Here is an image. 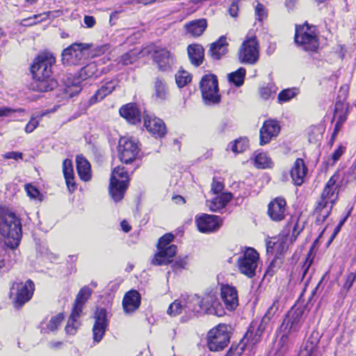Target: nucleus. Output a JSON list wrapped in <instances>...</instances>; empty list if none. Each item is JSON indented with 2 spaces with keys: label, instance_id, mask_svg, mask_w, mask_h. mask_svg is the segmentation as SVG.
Wrapping results in <instances>:
<instances>
[{
  "label": "nucleus",
  "instance_id": "nucleus-1",
  "mask_svg": "<svg viewBox=\"0 0 356 356\" xmlns=\"http://www.w3.org/2000/svg\"><path fill=\"white\" fill-rule=\"evenodd\" d=\"M0 235L5 238L4 245L0 246V272L6 273L13 266L8 248L13 250L18 247L22 231L20 219L15 213L2 207H0Z\"/></svg>",
  "mask_w": 356,
  "mask_h": 356
},
{
  "label": "nucleus",
  "instance_id": "nucleus-2",
  "mask_svg": "<svg viewBox=\"0 0 356 356\" xmlns=\"http://www.w3.org/2000/svg\"><path fill=\"white\" fill-rule=\"evenodd\" d=\"M56 62L53 54L44 51L38 54L30 67L33 81L29 88L33 91L45 92L52 90L57 82L51 78V67Z\"/></svg>",
  "mask_w": 356,
  "mask_h": 356
},
{
  "label": "nucleus",
  "instance_id": "nucleus-3",
  "mask_svg": "<svg viewBox=\"0 0 356 356\" xmlns=\"http://www.w3.org/2000/svg\"><path fill=\"white\" fill-rule=\"evenodd\" d=\"M307 315L308 311L305 307H292L282 321L281 331L295 339L302 327L309 329V325L305 324Z\"/></svg>",
  "mask_w": 356,
  "mask_h": 356
},
{
  "label": "nucleus",
  "instance_id": "nucleus-4",
  "mask_svg": "<svg viewBox=\"0 0 356 356\" xmlns=\"http://www.w3.org/2000/svg\"><path fill=\"white\" fill-rule=\"evenodd\" d=\"M181 298L184 305V313L188 316L200 314L203 309L212 313L211 308L214 309L218 305L216 295L211 293L202 299L197 295L182 296Z\"/></svg>",
  "mask_w": 356,
  "mask_h": 356
},
{
  "label": "nucleus",
  "instance_id": "nucleus-5",
  "mask_svg": "<svg viewBox=\"0 0 356 356\" xmlns=\"http://www.w3.org/2000/svg\"><path fill=\"white\" fill-rule=\"evenodd\" d=\"M92 295V290L85 286L80 289L74 302L72 304L70 316H68V334H74L80 327L81 317L83 315V309L87 301Z\"/></svg>",
  "mask_w": 356,
  "mask_h": 356
},
{
  "label": "nucleus",
  "instance_id": "nucleus-6",
  "mask_svg": "<svg viewBox=\"0 0 356 356\" xmlns=\"http://www.w3.org/2000/svg\"><path fill=\"white\" fill-rule=\"evenodd\" d=\"M173 239L174 236L170 233L166 234L159 238L157 252L151 261L153 265L165 266L172 262V258L177 253V246L170 244Z\"/></svg>",
  "mask_w": 356,
  "mask_h": 356
},
{
  "label": "nucleus",
  "instance_id": "nucleus-7",
  "mask_svg": "<svg viewBox=\"0 0 356 356\" xmlns=\"http://www.w3.org/2000/svg\"><path fill=\"white\" fill-rule=\"evenodd\" d=\"M129 180L128 173L124 167L118 166L113 170L110 179L109 194L115 202L123 199Z\"/></svg>",
  "mask_w": 356,
  "mask_h": 356
},
{
  "label": "nucleus",
  "instance_id": "nucleus-8",
  "mask_svg": "<svg viewBox=\"0 0 356 356\" xmlns=\"http://www.w3.org/2000/svg\"><path fill=\"white\" fill-rule=\"evenodd\" d=\"M295 42L305 51H315L319 46L316 28L307 23L296 27Z\"/></svg>",
  "mask_w": 356,
  "mask_h": 356
},
{
  "label": "nucleus",
  "instance_id": "nucleus-9",
  "mask_svg": "<svg viewBox=\"0 0 356 356\" xmlns=\"http://www.w3.org/2000/svg\"><path fill=\"white\" fill-rule=\"evenodd\" d=\"M200 88L207 105L217 104L220 102L218 79L213 74H205L201 79Z\"/></svg>",
  "mask_w": 356,
  "mask_h": 356
},
{
  "label": "nucleus",
  "instance_id": "nucleus-10",
  "mask_svg": "<svg viewBox=\"0 0 356 356\" xmlns=\"http://www.w3.org/2000/svg\"><path fill=\"white\" fill-rule=\"evenodd\" d=\"M35 284L31 280L25 283H15L10 288V297L15 308H21L33 296Z\"/></svg>",
  "mask_w": 356,
  "mask_h": 356
},
{
  "label": "nucleus",
  "instance_id": "nucleus-11",
  "mask_svg": "<svg viewBox=\"0 0 356 356\" xmlns=\"http://www.w3.org/2000/svg\"><path fill=\"white\" fill-rule=\"evenodd\" d=\"M238 56L241 63L254 65L258 61L259 45L255 35L246 37L238 49Z\"/></svg>",
  "mask_w": 356,
  "mask_h": 356
},
{
  "label": "nucleus",
  "instance_id": "nucleus-12",
  "mask_svg": "<svg viewBox=\"0 0 356 356\" xmlns=\"http://www.w3.org/2000/svg\"><path fill=\"white\" fill-rule=\"evenodd\" d=\"M229 338V327L225 324H219L208 333V348L211 351L222 350L227 346Z\"/></svg>",
  "mask_w": 356,
  "mask_h": 356
},
{
  "label": "nucleus",
  "instance_id": "nucleus-13",
  "mask_svg": "<svg viewBox=\"0 0 356 356\" xmlns=\"http://www.w3.org/2000/svg\"><path fill=\"white\" fill-rule=\"evenodd\" d=\"M259 259V253L254 248H247L237 261L239 272L249 278L254 277Z\"/></svg>",
  "mask_w": 356,
  "mask_h": 356
},
{
  "label": "nucleus",
  "instance_id": "nucleus-14",
  "mask_svg": "<svg viewBox=\"0 0 356 356\" xmlns=\"http://www.w3.org/2000/svg\"><path fill=\"white\" fill-rule=\"evenodd\" d=\"M137 142L131 138L122 137L118 146V156L120 160L126 164L133 162L139 153Z\"/></svg>",
  "mask_w": 356,
  "mask_h": 356
},
{
  "label": "nucleus",
  "instance_id": "nucleus-15",
  "mask_svg": "<svg viewBox=\"0 0 356 356\" xmlns=\"http://www.w3.org/2000/svg\"><path fill=\"white\" fill-rule=\"evenodd\" d=\"M89 48L90 45L86 43H74L68 47V65L83 64Z\"/></svg>",
  "mask_w": 356,
  "mask_h": 356
},
{
  "label": "nucleus",
  "instance_id": "nucleus-16",
  "mask_svg": "<svg viewBox=\"0 0 356 356\" xmlns=\"http://www.w3.org/2000/svg\"><path fill=\"white\" fill-rule=\"evenodd\" d=\"M195 222L198 230L203 233L215 232L221 226V219L219 216L205 213L197 216Z\"/></svg>",
  "mask_w": 356,
  "mask_h": 356
},
{
  "label": "nucleus",
  "instance_id": "nucleus-17",
  "mask_svg": "<svg viewBox=\"0 0 356 356\" xmlns=\"http://www.w3.org/2000/svg\"><path fill=\"white\" fill-rule=\"evenodd\" d=\"M97 71V65L95 63H91L82 67L79 72L78 81L72 83V86L68 84V97H74L80 93L82 90L81 81L93 76Z\"/></svg>",
  "mask_w": 356,
  "mask_h": 356
},
{
  "label": "nucleus",
  "instance_id": "nucleus-18",
  "mask_svg": "<svg viewBox=\"0 0 356 356\" xmlns=\"http://www.w3.org/2000/svg\"><path fill=\"white\" fill-rule=\"evenodd\" d=\"M286 214V202L283 197H276L269 203L268 215L272 220L282 221L285 218Z\"/></svg>",
  "mask_w": 356,
  "mask_h": 356
},
{
  "label": "nucleus",
  "instance_id": "nucleus-19",
  "mask_svg": "<svg viewBox=\"0 0 356 356\" xmlns=\"http://www.w3.org/2000/svg\"><path fill=\"white\" fill-rule=\"evenodd\" d=\"M95 319L92 327L93 340L99 343L104 336L108 325L106 310L104 308L98 309L95 313Z\"/></svg>",
  "mask_w": 356,
  "mask_h": 356
},
{
  "label": "nucleus",
  "instance_id": "nucleus-20",
  "mask_svg": "<svg viewBox=\"0 0 356 356\" xmlns=\"http://www.w3.org/2000/svg\"><path fill=\"white\" fill-rule=\"evenodd\" d=\"M220 297L227 310L233 311L238 307V291L234 286L229 284H222Z\"/></svg>",
  "mask_w": 356,
  "mask_h": 356
},
{
  "label": "nucleus",
  "instance_id": "nucleus-21",
  "mask_svg": "<svg viewBox=\"0 0 356 356\" xmlns=\"http://www.w3.org/2000/svg\"><path fill=\"white\" fill-rule=\"evenodd\" d=\"M154 60L161 71H168L175 63L174 56L165 48H157L153 54Z\"/></svg>",
  "mask_w": 356,
  "mask_h": 356
},
{
  "label": "nucleus",
  "instance_id": "nucleus-22",
  "mask_svg": "<svg viewBox=\"0 0 356 356\" xmlns=\"http://www.w3.org/2000/svg\"><path fill=\"white\" fill-rule=\"evenodd\" d=\"M144 126L156 138L163 137L166 134V127L164 122L154 115L147 114L144 117Z\"/></svg>",
  "mask_w": 356,
  "mask_h": 356
},
{
  "label": "nucleus",
  "instance_id": "nucleus-23",
  "mask_svg": "<svg viewBox=\"0 0 356 356\" xmlns=\"http://www.w3.org/2000/svg\"><path fill=\"white\" fill-rule=\"evenodd\" d=\"M280 131V126L277 121L268 120L264 122L260 129V145L268 143L271 139L276 137Z\"/></svg>",
  "mask_w": 356,
  "mask_h": 356
},
{
  "label": "nucleus",
  "instance_id": "nucleus-24",
  "mask_svg": "<svg viewBox=\"0 0 356 356\" xmlns=\"http://www.w3.org/2000/svg\"><path fill=\"white\" fill-rule=\"evenodd\" d=\"M320 338L318 332H312L307 341L302 344L299 356H318Z\"/></svg>",
  "mask_w": 356,
  "mask_h": 356
},
{
  "label": "nucleus",
  "instance_id": "nucleus-25",
  "mask_svg": "<svg viewBox=\"0 0 356 356\" xmlns=\"http://www.w3.org/2000/svg\"><path fill=\"white\" fill-rule=\"evenodd\" d=\"M140 294L136 290H130L127 292L122 300V307L126 314H132L140 305Z\"/></svg>",
  "mask_w": 356,
  "mask_h": 356
},
{
  "label": "nucleus",
  "instance_id": "nucleus-26",
  "mask_svg": "<svg viewBox=\"0 0 356 356\" xmlns=\"http://www.w3.org/2000/svg\"><path fill=\"white\" fill-rule=\"evenodd\" d=\"M347 106L341 102H337L335 104V110L334 113V119L337 120L334 125V131L332 134L331 140H334L341 129L343 123L346 120Z\"/></svg>",
  "mask_w": 356,
  "mask_h": 356
},
{
  "label": "nucleus",
  "instance_id": "nucleus-27",
  "mask_svg": "<svg viewBox=\"0 0 356 356\" xmlns=\"http://www.w3.org/2000/svg\"><path fill=\"white\" fill-rule=\"evenodd\" d=\"M307 170L304 161L302 159H297L291 170V177L294 184L297 186L302 185Z\"/></svg>",
  "mask_w": 356,
  "mask_h": 356
},
{
  "label": "nucleus",
  "instance_id": "nucleus-28",
  "mask_svg": "<svg viewBox=\"0 0 356 356\" xmlns=\"http://www.w3.org/2000/svg\"><path fill=\"white\" fill-rule=\"evenodd\" d=\"M118 86V83L115 81H110L102 86L89 99L88 103L90 105H93L102 99L107 95H110Z\"/></svg>",
  "mask_w": 356,
  "mask_h": 356
},
{
  "label": "nucleus",
  "instance_id": "nucleus-29",
  "mask_svg": "<svg viewBox=\"0 0 356 356\" xmlns=\"http://www.w3.org/2000/svg\"><path fill=\"white\" fill-rule=\"evenodd\" d=\"M76 166L80 179L84 181L91 179V167L89 161L81 154L76 158Z\"/></svg>",
  "mask_w": 356,
  "mask_h": 356
},
{
  "label": "nucleus",
  "instance_id": "nucleus-30",
  "mask_svg": "<svg viewBox=\"0 0 356 356\" xmlns=\"http://www.w3.org/2000/svg\"><path fill=\"white\" fill-rule=\"evenodd\" d=\"M232 199L230 193H224L216 195L211 200L207 201V205L211 211L217 212L224 209L227 204Z\"/></svg>",
  "mask_w": 356,
  "mask_h": 356
},
{
  "label": "nucleus",
  "instance_id": "nucleus-31",
  "mask_svg": "<svg viewBox=\"0 0 356 356\" xmlns=\"http://www.w3.org/2000/svg\"><path fill=\"white\" fill-rule=\"evenodd\" d=\"M120 114L122 118L133 124L140 121V112L136 106L134 104H128L121 107Z\"/></svg>",
  "mask_w": 356,
  "mask_h": 356
},
{
  "label": "nucleus",
  "instance_id": "nucleus-32",
  "mask_svg": "<svg viewBox=\"0 0 356 356\" xmlns=\"http://www.w3.org/2000/svg\"><path fill=\"white\" fill-rule=\"evenodd\" d=\"M207 27V20L203 18L192 20L185 24V29L187 33L193 37L202 35Z\"/></svg>",
  "mask_w": 356,
  "mask_h": 356
},
{
  "label": "nucleus",
  "instance_id": "nucleus-33",
  "mask_svg": "<svg viewBox=\"0 0 356 356\" xmlns=\"http://www.w3.org/2000/svg\"><path fill=\"white\" fill-rule=\"evenodd\" d=\"M227 42L225 36H221L215 42L212 43L209 51V55L215 60H219L227 51Z\"/></svg>",
  "mask_w": 356,
  "mask_h": 356
},
{
  "label": "nucleus",
  "instance_id": "nucleus-34",
  "mask_svg": "<svg viewBox=\"0 0 356 356\" xmlns=\"http://www.w3.org/2000/svg\"><path fill=\"white\" fill-rule=\"evenodd\" d=\"M188 55L191 63L195 66H200L204 60V49L198 44H193L188 47Z\"/></svg>",
  "mask_w": 356,
  "mask_h": 356
},
{
  "label": "nucleus",
  "instance_id": "nucleus-35",
  "mask_svg": "<svg viewBox=\"0 0 356 356\" xmlns=\"http://www.w3.org/2000/svg\"><path fill=\"white\" fill-rule=\"evenodd\" d=\"M154 96L156 99L163 101L167 99L168 95V88L165 81L156 77L154 83Z\"/></svg>",
  "mask_w": 356,
  "mask_h": 356
},
{
  "label": "nucleus",
  "instance_id": "nucleus-36",
  "mask_svg": "<svg viewBox=\"0 0 356 356\" xmlns=\"http://www.w3.org/2000/svg\"><path fill=\"white\" fill-rule=\"evenodd\" d=\"M254 165L259 169L272 168L273 162L265 152H255L254 155Z\"/></svg>",
  "mask_w": 356,
  "mask_h": 356
},
{
  "label": "nucleus",
  "instance_id": "nucleus-37",
  "mask_svg": "<svg viewBox=\"0 0 356 356\" xmlns=\"http://www.w3.org/2000/svg\"><path fill=\"white\" fill-rule=\"evenodd\" d=\"M65 319L64 313H59L56 316L52 317L46 327H41V332L49 333L54 332Z\"/></svg>",
  "mask_w": 356,
  "mask_h": 356
},
{
  "label": "nucleus",
  "instance_id": "nucleus-38",
  "mask_svg": "<svg viewBox=\"0 0 356 356\" xmlns=\"http://www.w3.org/2000/svg\"><path fill=\"white\" fill-rule=\"evenodd\" d=\"M291 338V335H288L286 333H283L277 344V351L281 355H284L291 347V343L290 342Z\"/></svg>",
  "mask_w": 356,
  "mask_h": 356
},
{
  "label": "nucleus",
  "instance_id": "nucleus-39",
  "mask_svg": "<svg viewBox=\"0 0 356 356\" xmlns=\"http://www.w3.org/2000/svg\"><path fill=\"white\" fill-rule=\"evenodd\" d=\"M245 72V68L240 67L236 71L228 74V80L236 87H240L243 84Z\"/></svg>",
  "mask_w": 356,
  "mask_h": 356
},
{
  "label": "nucleus",
  "instance_id": "nucleus-40",
  "mask_svg": "<svg viewBox=\"0 0 356 356\" xmlns=\"http://www.w3.org/2000/svg\"><path fill=\"white\" fill-rule=\"evenodd\" d=\"M49 14V13H44L42 14L34 15L31 17L23 19L21 21L20 24L25 26H33L46 19Z\"/></svg>",
  "mask_w": 356,
  "mask_h": 356
},
{
  "label": "nucleus",
  "instance_id": "nucleus-41",
  "mask_svg": "<svg viewBox=\"0 0 356 356\" xmlns=\"http://www.w3.org/2000/svg\"><path fill=\"white\" fill-rule=\"evenodd\" d=\"M183 312H184V305L181 298L178 300H175L170 304L168 309V314L172 316H176Z\"/></svg>",
  "mask_w": 356,
  "mask_h": 356
},
{
  "label": "nucleus",
  "instance_id": "nucleus-42",
  "mask_svg": "<svg viewBox=\"0 0 356 356\" xmlns=\"http://www.w3.org/2000/svg\"><path fill=\"white\" fill-rule=\"evenodd\" d=\"M229 147L234 153L243 152L248 147V140L246 138L236 140L234 143L229 145Z\"/></svg>",
  "mask_w": 356,
  "mask_h": 356
},
{
  "label": "nucleus",
  "instance_id": "nucleus-43",
  "mask_svg": "<svg viewBox=\"0 0 356 356\" xmlns=\"http://www.w3.org/2000/svg\"><path fill=\"white\" fill-rule=\"evenodd\" d=\"M140 53L136 50H131L119 58L118 63H121L124 65L133 64L138 59V55Z\"/></svg>",
  "mask_w": 356,
  "mask_h": 356
},
{
  "label": "nucleus",
  "instance_id": "nucleus-44",
  "mask_svg": "<svg viewBox=\"0 0 356 356\" xmlns=\"http://www.w3.org/2000/svg\"><path fill=\"white\" fill-rule=\"evenodd\" d=\"M298 94V89L288 88L281 91L277 97L279 103H284L290 101Z\"/></svg>",
  "mask_w": 356,
  "mask_h": 356
},
{
  "label": "nucleus",
  "instance_id": "nucleus-45",
  "mask_svg": "<svg viewBox=\"0 0 356 356\" xmlns=\"http://www.w3.org/2000/svg\"><path fill=\"white\" fill-rule=\"evenodd\" d=\"M277 87L273 83H269L266 86H263L259 88L260 96L264 99H268L277 91Z\"/></svg>",
  "mask_w": 356,
  "mask_h": 356
},
{
  "label": "nucleus",
  "instance_id": "nucleus-46",
  "mask_svg": "<svg viewBox=\"0 0 356 356\" xmlns=\"http://www.w3.org/2000/svg\"><path fill=\"white\" fill-rule=\"evenodd\" d=\"M175 80L178 87L182 88L191 81V76L186 71H179L175 74Z\"/></svg>",
  "mask_w": 356,
  "mask_h": 356
},
{
  "label": "nucleus",
  "instance_id": "nucleus-47",
  "mask_svg": "<svg viewBox=\"0 0 356 356\" xmlns=\"http://www.w3.org/2000/svg\"><path fill=\"white\" fill-rule=\"evenodd\" d=\"M280 307V297L276 296L272 305L269 307V308L267 309L265 316L270 318V320L273 318V317L275 315V314L278 312Z\"/></svg>",
  "mask_w": 356,
  "mask_h": 356
},
{
  "label": "nucleus",
  "instance_id": "nucleus-48",
  "mask_svg": "<svg viewBox=\"0 0 356 356\" xmlns=\"http://www.w3.org/2000/svg\"><path fill=\"white\" fill-rule=\"evenodd\" d=\"M270 321V318L264 315L261 318L259 324L257 325V330L255 331V335L260 337L265 331V330L267 328Z\"/></svg>",
  "mask_w": 356,
  "mask_h": 356
},
{
  "label": "nucleus",
  "instance_id": "nucleus-49",
  "mask_svg": "<svg viewBox=\"0 0 356 356\" xmlns=\"http://www.w3.org/2000/svg\"><path fill=\"white\" fill-rule=\"evenodd\" d=\"M256 19L259 21H262L267 17V10L265 6L258 3L254 9Z\"/></svg>",
  "mask_w": 356,
  "mask_h": 356
},
{
  "label": "nucleus",
  "instance_id": "nucleus-50",
  "mask_svg": "<svg viewBox=\"0 0 356 356\" xmlns=\"http://www.w3.org/2000/svg\"><path fill=\"white\" fill-rule=\"evenodd\" d=\"M40 119L38 116L36 117H32L31 120H29V123L25 127V131L27 134H30L33 132L38 126L39 124Z\"/></svg>",
  "mask_w": 356,
  "mask_h": 356
},
{
  "label": "nucleus",
  "instance_id": "nucleus-51",
  "mask_svg": "<svg viewBox=\"0 0 356 356\" xmlns=\"http://www.w3.org/2000/svg\"><path fill=\"white\" fill-rule=\"evenodd\" d=\"M70 171H72V165L71 161L68 160V191L72 192L76 188V184L74 181V175Z\"/></svg>",
  "mask_w": 356,
  "mask_h": 356
},
{
  "label": "nucleus",
  "instance_id": "nucleus-52",
  "mask_svg": "<svg viewBox=\"0 0 356 356\" xmlns=\"http://www.w3.org/2000/svg\"><path fill=\"white\" fill-rule=\"evenodd\" d=\"M15 112L23 113L24 112V109L21 108L17 109H13L7 106L0 107V117H8L10 116L11 113Z\"/></svg>",
  "mask_w": 356,
  "mask_h": 356
},
{
  "label": "nucleus",
  "instance_id": "nucleus-53",
  "mask_svg": "<svg viewBox=\"0 0 356 356\" xmlns=\"http://www.w3.org/2000/svg\"><path fill=\"white\" fill-rule=\"evenodd\" d=\"M25 190L31 198L36 199L40 195V191L30 184L25 186Z\"/></svg>",
  "mask_w": 356,
  "mask_h": 356
},
{
  "label": "nucleus",
  "instance_id": "nucleus-54",
  "mask_svg": "<svg viewBox=\"0 0 356 356\" xmlns=\"http://www.w3.org/2000/svg\"><path fill=\"white\" fill-rule=\"evenodd\" d=\"M288 249V245L286 239L282 238L277 241L276 251L277 254H284Z\"/></svg>",
  "mask_w": 356,
  "mask_h": 356
},
{
  "label": "nucleus",
  "instance_id": "nucleus-55",
  "mask_svg": "<svg viewBox=\"0 0 356 356\" xmlns=\"http://www.w3.org/2000/svg\"><path fill=\"white\" fill-rule=\"evenodd\" d=\"M243 349V345L241 347L232 345L225 356H240L242 354Z\"/></svg>",
  "mask_w": 356,
  "mask_h": 356
},
{
  "label": "nucleus",
  "instance_id": "nucleus-56",
  "mask_svg": "<svg viewBox=\"0 0 356 356\" xmlns=\"http://www.w3.org/2000/svg\"><path fill=\"white\" fill-rule=\"evenodd\" d=\"M356 280V273H350L346 277V280L343 284V288L346 289L347 290L350 289L354 282Z\"/></svg>",
  "mask_w": 356,
  "mask_h": 356
},
{
  "label": "nucleus",
  "instance_id": "nucleus-57",
  "mask_svg": "<svg viewBox=\"0 0 356 356\" xmlns=\"http://www.w3.org/2000/svg\"><path fill=\"white\" fill-rule=\"evenodd\" d=\"M343 154V149L342 147H339L334 152L332 153L331 156V159L332 160V165H334L342 156Z\"/></svg>",
  "mask_w": 356,
  "mask_h": 356
},
{
  "label": "nucleus",
  "instance_id": "nucleus-58",
  "mask_svg": "<svg viewBox=\"0 0 356 356\" xmlns=\"http://www.w3.org/2000/svg\"><path fill=\"white\" fill-rule=\"evenodd\" d=\"M3 157L6 159H14L17 161L18 159H22L23 154L21 152H10L5 154Z\"/></svg>",
  "mask_w": 356,
  "mask_h": 356
},
{
  "label": "nucleus",
  "instance_id": "nucleus-59",
  "mask_svg": "<svg viewBox=\"0 0 356 356\" xmlns=\"http://www.w3.org/2000/svg\"><path fill=\"white\" fill-rule=\"evenodd\" d=\"M83 22L87 28H92L96 24V20L92 16L86 15L83 18Z\"/></svg>",
  "mask_w": 356,
  "mask_h": 356
},
{
  "label": "nucleus",
  "instance_id": "nucleus-60",
  "mask_svg": "<svg viewBox=\"0 0 356 356\" xmlns=\"http://www.w3.org/2000/svg\"><path fill=\"white\" fill-rule=\"evenodd\" d=\"M224 188V186L222 182L217 181L216 180H213L212 186H211V191H213L214 193L217 194L222 191Z\"/></svg>",
  "mask_w": 356,
  "mask_h": 356
},
{
  "label": "nucleus",
  "instance_id": "nucleus-61",
  "mask_svg": "<svg viewBox=\"0 0 356 356\" xmlns=\"http://www.w3.org/2000/svg\"><path fill=\"white\" fill-rule=\"evenodd\" d=\"M187 265L186 258H177L173 266L177 268H184Z\"/></svg>",
  "mask_w": 356,
  "mask_h": 356
},
{
  "label": "nucleus",
  "instance_id": "nucleus-62",
  "mask_svg": "<svg viewBox=\"0 0 356 356\" xmlns=\"http://www.w3.org/2000/svg\"><path fill=\"white\" fill-rule=\"evenodd\" d=\"M237 10H238V5H237V2L236 1H234L229 9V14L232 17H235L237 14Z\"/></svg>",
  "mask_w": 356,
  "mask_h": 356
},
{
  "label": "nucleus",
  "instance_id": "nucleus-63",
  "mask_svg": "<svg viewBox=\"0 0 356 356\" xmlns=\"http://www.w3.org/2000/svg\"><path fill=\"white\" fill-rule=\"evenodd\" d=\"M49 346L53 349H59L63 346V342L52 341L49 343Z\"/></svg>",
  "mask_w": 356,
  "mask_h": 356
},
{
  "label": "nucleus",
  "instance_id": "nucleus-64",
  "mask_svg": "<svg viewBox=\"0 0 356 356\" xmlns=\"http://www.w3.org/2000/svg\"><path fill=\"white\" fill-rule=\"evenodd\" d=\"M277 241H269L266 244V250L268 252H273L274 249H276Z\"/></svg>",
  "mask_w": 356,
  "mask_h": 356
}]
</instances>
